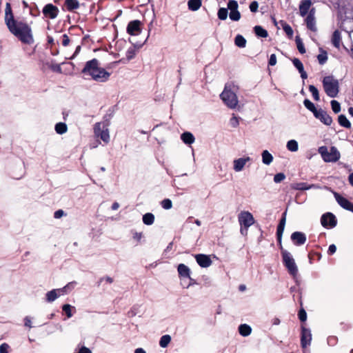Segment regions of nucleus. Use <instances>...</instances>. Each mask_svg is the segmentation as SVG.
I'll return each instance as SVG.
<instances>
[{
	"label": "nucleus",
	"mask_w": 353,
	"mask_h": 353,
	"mask_svg": "<svg viewBox=\"0 0 353 353\" xmlns=\"http://www.w3.org/2000/svg\"><path fill=\"white\" fill-rule=\"evenodd\" d=\"M7 27L10 32L21 42L27 44L34 42L32 29L26 23L16 20Z\"/></svg>",
	"instance_id": "nucleus-1"
},
{
	"label": "nucleus",
	"mask_w": 353,
	"mask_h": 353,
	"mask_svg": "<svg viewBox=\"0 0 353 353\" xmlns=\"http://www.w3.org/2000/svg\"><path fill=\"white\" fill-rule=\"evenodd\" d=\"M239 86L234 82H228L225 85L220 97L223 103L230 109H236L239 106V99L236 93L239 91Z\"/></svg>",
	"instance_id": "nucleus-2"
},
{
	"label": "nucleus",
	"mask_w": 353,
	"mask_h": 353,
	"mask_svg": "<svg viewBox=\"0 0 353 353\" xmlns=\"http://www.w3.org/2000/svg\"><path fill=\"white\" fill-rule=\"evenodd\" d=\"M83 73H88L92 78L98 81H104L108 79L109 73L104 69L99 67L98 60L93 59L86 63L84 68L83 69Z\"/></svg>",
	"instance_id": "nucleus-3"
},
{
	"label": "nucleus",
	"mask_w": 353,
	"mask_h": 353,
	"mask_svg": "<svg viewBox=\"0 0 353 353\" xmlns=\"http://www.w3.org/2000/svg\"><path fill=\"white\" fill-rule=\"evenodd\" d=\"M323 88L325 93L332 98L336 97L339 91V84L337 79L332 76L324 77L323 80Z\"/></svg>",
	"instance_id": "nucleus-4"
},
{
	"label": "nucleus",
	"mask_w": 353,
	"mask_h": 353,
	"mask_svg": "<svg viewBox=\"0 0 353 353\" xmlns=\"http://www.w3.org/2000/svg\"><path fill=\"white\" fill-rule=\"evenodd\" d=\"M318 151L325 162H336L341 157L340 152L335 147H331L328 150L326 146H321L319 148Z\"/></svg>",
	"instance_id": "nucleus-5"
},
{
	"label": "nucleus",
	"mask_w": 353,
	"mask_h": 353,
	"mask_svg": "<svg viewBox=\"0 0 353 353\" xmlns=\"http://www.w3.org/2000/svg\"><path fill=\"white\" fill-rule=\"evenodd\" d=\"M130 42L132 43L125 52V57H122L119 61L126 63L134 59L139 51V50L143 46L145 41L143 42L136 41L133 39H129Z\"/></svg>",
	"instance_id": "nucleus-6"
},
{
	"label": "nucleus",
	"mask_w": 353,
	"mask_h": 353,
	"mask_svg": "<svg viewBox=\"0 0 353 353\" xmlns=\"http://www.w3.org/2000/svg\"><path fill=\"white\" fill-rule=\"evenodd\" d=\"M283 261L289 273L295 276L298 272V268L292 255L287 250L281 248Z\"/></svg>",
	"instance_id": "nucleus-7"
},
{
	"label": "nucleus",
	"mask_w": 353,
	"mask_h": 353,
	"mask_svg": "<svg viewBox=\"0 0 353 353\" xmlns=\"http://www.w3.org/2000/svg\"><path fill=\"white\" fill-rule=\"evenodd\" d=\"M238 220L241 226V232L242 234L254 223V216L248 211H241L238 216Z\"/></svg>",
	"instance_id": "nucleus-8"
},
{
	"label": "nucleus",
	"mask_w": 353,
	"mask_h": 353,
	"mask_svg": "<svg viewBox=\"0 0 353 353\" xmlns=\"http://www.w3.org/2000/svg\"><path fill=\"white\" fill-rule=\"evenodd\" d=\"M142 23L139 20H134L128 24L127 32L131 36L130 39L139 36L142 32Z\"/></svg>",
	"instance_id": "nucleus-9"
},
{
	"label": "nucleus",
	"mask_w": 353,
	"mask_h": 353,
	"mask_svg": "<svg viewBox=\"0 0 353 353\" xmlns=\"http://www.w3.org/2000/svg\"><path fill=\"white\" fill-rule=\"evenodd\" d=\"M94 131L96 134H97L98 136L99 135L100 133L101 139L104 142L108 143L109 141V131L107 128H105L104 123H98L94 128Z\"/></svg>",
	"instance_id": "nucleus-10"
},
{
	"label": "nucleus",
	"mask_w": 353,
	"mask_h": 353,
	"mask_svg": "<svg viewBox=\"0 0 353 353\" xmlns=\"http://www.w3.org/2000/svg\"><path fill=\"white\" fill-rule=\"evenodd\" d=\"M251 161V158L249 157H244L239 159H236L233 161V170L236 172H241L248 162Z\"/></svg>",
	"instance_id": "nucleus-11"
},
{
	"label": "nucleus",
	"mask_w": 353,
	"mask_h": 353,
	"mask_svg": "<svg viewBox=\"0 0 353 353\" xmlns=\"http://www.w3.org/2000/svg\"><path fill=\"white\" fill-rule=\"evenodd\" d=\"M314 115L316 119H319L326 125H330L332 123V117L322 109H319L317 111H315Z\"/></svg>",
	"instance_id": "nucleus-12"
},
{
	"label": "nucleus",
	"mask_w": 353,
	"mask_h": 353,
	"mask_svg": "<svg viewBox=\"0 0 353 353\" xmlns=\"http://www.w3.org/2000/svg\"><path fill=\"white\" fill-rule=\"evenodd\" d=\"M43 14L52 19H55L59 13V9L52 3L46 4L43 9Z\"/></svg>",
	"instance_id": "nucleus-13"
},
{
	"label": "nucleus",
	"mask_w": 353,
	"mask_h": 353,
	"mask_svg": "<svg viewBox=\"0 0 353 353\" xmlns=\"http://www.w3.org/2000/svg\"><path fill=\"white\" fill-rule=\"evenodd\" d=\"M177 272L181 281H184L186 279H189L190 281H192V279L190 276L191 270L185 264H179L177 267Z\"/></svg>",
	"instance_id": "nucleus-14"
},
{
	"label": "nucleus",
	"mask_w": 353,
	"mask_h": 353,
	"mask_svg": "<svg viewBox=\"0 0 353 353\" xmlns=\"http://www.w3.org/2000/svg\"><path fill=\"white\" fill-rule=\"evenodd\" d=\"M337 203L344 209L353 212V204L337 192H334Z\"/></svg>",
	"instance_id": "nucleus-15"
},
{
	"label": "nucleus",
	"mask_w": 353,
	"mask_h": 353,
	"mask_svg": "<svg viewBox=\"0 0 353 353\" xmlns=\"http://www.w3.org/2000/svg\"><path fill=\"white\" fill-rule=\"evenodd\" d=\"M321 224L323 227H334L336 224V218L332 213L324 214L321 216Z\"/></svg>",
	"instance_id": "nucleus-16"
},
{
	"label": "nucleus",
	"mask_w": 353,
	"mask_h": 353,
	"mask_svg": "<svg viewBox=\"0 0 353 353\" xmlns=\"http://www.w3.org/2000/svg\"><path fill=\"white\" fill-rule=\"evenodd\" d=\"M197 263L202 268H208L212 265V260L210 256L199 254L194 256Z\"/></svg>",
	"instance_id": "nucleus-17"
},
{
	"label": "nucleus",
	"mask_w": 353,
	"mask_h": 353,
	"mask_svg": "<svg viewBox=\"0 0 353 353\" xmlns=\"http://www.w3.org/2000/svg\"><path fill=\"white\" fill-rule=\"evenodd\" d=\"M312 341V334L310 330L302 327L301 343L303 348L310 345Z\"/></svg>",
	"instance_id": "nucleus-18"
},
{
	"label": "nucleus",
	"mask_w": 353,
	"mask_h": 353,
	"mask_svg": "<svg viewBox=\"0 0 353 353\" xmlns=\"http://www.w3.org/2000/svg\"><path fill=\"white\" fill-rule=\"evenodd\" d=\"M291 239L296 245H301L305 243L306 236L301 232H294L291 235Z\"/></svg>",
	"instance_id": "nucleus-19"
},
{
	"label": "nucleus",
	"mask_w": 353,
	"mask_h": 353,
	"mask_svg": "<svg viewBox=\"0 0 353 353\" xmlns=\"http://www.w3.org/2000/svg\"><path fill=\"white\" fill-rule=\"evenodd\" d=\"M292 189L297 190H307L310 189H320L321 187L316 184L309 185L306 183H296L292 185Z\"/></svg>",
	"instance_id": "nucleus-20"
},
{
	"label": "nucleus",
	"mask_w": 353,
	"mask_h": 353,
	"mask_svg": "<svg viewBox=\"0 0 353 353\" xmlns=\"http://www.w3.org/2000/svg\"><path fill=\"white\" fill-rule=\"evenodd\" d=\"M61 295L63 294L60 290V288L52 290L48 292L46 294V301L49 303L53 302Z\"/></svg>",
	"instance_id": "nucleus-21"
},
{
	"label": "nucleus",
	"mask_w": 353,
	"mask_h": 353,
	"mask_svg": "<svg viewBox=\"0 0 353 353\" xmlns=\"http://www.w3.org/2000/svg\"><path fill=\"white\" fill-rule=\"evenodd\" d=\"M16 21L14 19V16L12 12L11 6L9 3H6V9H5V22L6 26H8L13 23V21Z\"/></svg>",
	"instance_id": "nucleus-22"
},
{
	"label": "nucleus",
	"mask_w": 353,
	"mask_h": 353,
	"mask_svg": "<svg viewBox=\"0 0 353 353\" xmlns=\"http://www.w3.org/2000/svg\"><path fill=\"white\" fill-rule=\"evenodd\" d=\"M312 6L310 0H303L299 5V12L301 17H305Z\"/></svg>",
	"instance_id": "nucleus-23"
},
{
	"label": "nucleus",
	"mask_w": 353,
	"mask_h": 353,
	"mask_svg": "<svg viewBox=\"0 0 353 353\" xmlns=\"http://www.w3.org/2000/svg\"><path fill=\"white\" fill-rule=\"evenodd\" d=\"M305 21H306L307 27L310 30H311L312 31H314V32L316 30L315 18H314V12L312 10H311L309 14L307 15V17L305 19Z\"/></svg>",
	"instance_id": "nucleus-24"
},
{
	"label": "nucleus",
	"mask_w": 353,
	"mask_h": 353,
	"mask_svg": "<svg viewBox=\"0 0 353 353\" xmlns=\"http://www.w3.org/2000/svg\"><path fill=\"white\" fill-rule=\"evenodd\" d=\"M292 62L294 65L297 68V70L300 72L301 78L303 79H306L307 77V75L304 70L303 65L301 62V61L295 58L292 60Z\"/></svg>",
	"instance_id": "nucleus-25"
},
{
	"label": "nucleus",
	"mask_w": 353,
	"mask_h": 353,
	"mask_svg": "<svg viewBox=\"0 0 353 353\" xmlns=\"http://www.w3.org/2000/svg\"><path fill=\"white\" fill-rule=\"evenodd\" d=\"M181 139L185 144L191 145L195 141L194 135L190 132H183L181 135Z\"/></svg>",
	"instance_id": "nucleus-26"
},
{
	"label": "nucleus",
	"mask_w": 353,
	"mask_h": 353,
	"mask_svg": "<svg viewBox=\"0 0 353 353\" xmlns=\"http://www.w3.org/2000/svg\"><path fill=\"white\" fill-rule=\"evenodd\" d=\"M262 162L263 164L269 165L273 161V156L267 150H263L261 153Z\"/></svg>",
	"instance_id": "nucleus-27"
},
{
	"label": "nucleus",
	"mask_w": 353,
	"mask_h": 353,
	"mask_svg": "<svg viewBox=\"0 0 353 353\" xmlns=\"http://www.w3.org/2000/svg\"><path fill=\"white\" fill-rule=\"evenodd\" d=\"M188 8L192 11L198 10L201 6V0H189L188 2Z\"/></svg>",
	"instance_id": "nucleus-28"
},
{
	"label": "nucleus",
	"mask_w": 353,
	"mask_h": 353,
	"mask_svg": "<svg viewBox=\"0 0 353 353\" xmlns=\"http://www.w3.org/2000/svg\"><path fill=\"white\" fill-rule=\"evenodd\" d=\"M65 5L69 11H72L79 7V3L77 0H65Z\"/></svg>",
	"instance_id": "nucleus-29"
},
{
	"label": "nucleus",
	"mask_w": 353,
	"mask_h": 353,
	"mask_svg": "<svg viewBox=\"0 0 353 353\" xmlns=\"http://www.w3.org/2000/svg\"><path fill=\"white\" fill-rule=\"evenodd\" d=\"M239 332L241 336H247L251 334L252 329L248 325L242 324L239 327Z\"/></svg>",
	"instance_id": "nucleus-30"
},
{
	"label": "nucleus",
	"mask_w": 353,
	"mask_h": 353,
	"mask_svg": "<svg viewBox=\"0 0 353 353\" xmlns=\"http://www.w3.org/2000/svg\"><path fill=\"white\" fill-rule=\"evenodd\" d=\"M54 130L59 134H63L68 131V126L65 123L59 122L55 125Z\"/></svg>",
	"instance_id": "nucleus-31"
},
{
	"label": "nucleus",
	"mask_w": 353,
	"mask_h": 353,
	"mask_svg": "<svg viewBox=\"0 0 353 353\" xmlns=\"http://www.w3.org/2000/svg\"><path fill=\"white\" fill-rule=\"evenodd\" d=\"M341 33L338 30L334 31L333 33V35H332V42L333 45L336 48H339L341 45Z\"/></svg>",
	"instance_id": "nucleus-32"
},
{
	"label": "nucleus",
	"mask_w": 353,
	"mask_h": 353,
	"mask_svg": "<svg viewBox=\"0 0 353 353\" xmlns=\"http://www.w3.org/2000/svg\"><path fill=\"white\" fill-rule=\"evenodd\" d=\"M286 148L289 151L295 152L299 150L298 142L294 139L290 140L287 142Z\"/></svg>",
	"instance_id": "nucleus-33"
},
{
	"label": "nucleus",
	"mask_w": 353,
	"mask_h": 353,
	"mask_svg": "<svg viewBox=\"0 0 353 353\" xmlns=\"http://www.w3.org/2000/svg\"><path fill=\"white\" fill-rule=\"evenodd\" d=\"M77 283L76 281H72L68 283L66 285H65L63 288H60V290L62 293V294H68L70 291H72L77 285Z\"/></svg>",
	"instance_id": "nucleus-34"
},
{
	"label": "nucleus",
	"mask_w": 353,
	"mask_h": 353,
	"mask_svg": "<svg viewBox=\"0 0 353 353\" xmlns=\"http://www.w3.org/2000/svg\"><path fill=\"white\" fill-rule=\"evenodd\" d=\"M154 216L152 213H146L143 216V222L147 225H150L154 223Z\"/></svg>",
	"instance_id": "nucleus-35"
},
{
	"label": "nucleus",
	"mask_w": 353,
	"mask_h": 353,
	"mask_svg": "<svg viewBox=\"0 0 353 353\" xmlns=\"http://www.w3.org/2000/svg\"><path fill=\"white\" fill-rule=\"evenodd\" d=\"M338 121L339 124L343 127H345L346 128H350L351 127L350 122L347 119V117L343 114H341L339 116Z\"/></svg>",
	"instance_id": "nucleus-36"
},
{
	"label": "nucleus",
	"mask_w": 353,
	"mask_h": 353,
	"mask_svg": "<svg viewBox=\"0 0 353 353\" xmlns=\"http://www.w3.org/2000/svg\"><path fill=\"white\" fill-rule=\"evenodd\" d=\"M254 32L259 37L266 38L268 35L267 30L259 26L254 27Z\"/></svg>",
	"instance_id": "nucleus-37"
},
{
	"label": "nucleus",
	"mask_w": 353,
	"mask_h": 353,
	"mask_svg": "<svg viewBox=\"0 0 353 353\" xmlns=\"http://www.w3.org/2000/svg\"><path fill=\"white\" fill-rule=\"evenodd\" d=\"M235 45L239 48H244L246 44V40L241 35H237L234 40Z\"/></svg>",
	"instance_id": "nucleus-38"
},
{
	"label": "nucleus",
	"mask_w": 353,
	"mask_h": 353,
	"mask_svg": "<svg viewBox=\"0 0 353 353\" xmlns=\"http://www.w3.org/2000/svg\"><path fill=\"white\" fill-rule=\"evenodd\" d=\"M171 341L170 335L166 334L161 336L159 341V345L161 347H166Z\"/></svg>",
	"instance_id": "nucleus-39"
},
{
	"label": "nucleus",
	"mask_w": 353,
	"mask_h": 353,
	"mask_svg": "<svg viewBox=\"0 0 353 353\" xmlns=\"http://www.w3.org/2000/svg\"><path fill=\"white\" fill-rule=\"evenodd\" d=\"M230 18L232 21H238L241 19V14L238 10H232L230 12Z\"/></svg>",
	"instance_id": "nucleus-40"
},
{
	"label": "nucleus",
	"mask_w": 353,
	"mask_h": 353,
	"mask_svg": "<svg viewBox=\"0 0 353 353\" xmlns=\"http://www.w3.org/2000/svg\"><path fill=\"white\" fill-rule=\"evenodd\" d=\"M304 105L306 108H307L309 110L313 112L314 114L315 111H317L318 110L315 108L313 103H312L310 100L305 99L303 102Z\"/></svg>",
	"instance_id": "nucleus-41"
},
{
	"label": "nucleus",
	"mask_w": 353,
	"mask_h": 353,
	"mask_svg": "<svg viewBox=\"0 0 353 353\" xmlns=\"http://www.w3.org/2000/svg\"><path fill=\"white\" fill-rule=\"evenodd\" d=\"M218 17L221 20H225L228 17V10L224 8H221L218 11Z\"/></svg>",
	"instance_id": "nucleus-42"
},
{
	"label": "nucleus",
	"mask_w": 353,
	"mask_h": 353,
	"mask_svg": "<svg viewBox=\"0 0 353 353\" xmlns=\"http://www.w3.org/2000/svg\"><path fill=\"white\" fill-rule=\"evenodd\" d=\"M309 90L311 92V94H312L314 99L316 101H319L320 98H319V91H318L317 88L314 85H310Z\"/></svg>",
	"instance_id": "nucleus-43"
},
{
	"label": "nucleus",
	"mask_w": 353,
	"mask_h": 353,
	"mask_svg": "<svg viewBox=\"0 0 353 353\" xmlns=\"http://www.w3.org/2000/svg\"><path fill=\"white\" fill-rule=\"evenodd\" d=\"M72 308L74 307L69 304H65L62 306V310L65 312L68 318H71L72 316V314L71 312Z\"/></svg>",
	"instance_id": "nucleus-44"
},
{
	"label": "nucleus",
	"mask_w": 353,
	"mask_h": 353,
	"mask_svg": "<svg viewBox=\"0 0 353 353\" xmlns=\"http://www.w3.org/2000/svg\"><path fill=\"white\" fill-rule=\"evenodd\" d=\"M331 106L334 112L339 113L341 111V105L337 101H331Z\"/></svg>",
	"instance_id": "nucleus-45"
},
{
	"label": "nucleus",
	"mask_w": 353,
	"mask_h": 353,
	"mask_svg": "<svg viewBox=\"0 0 353 353\" xmlns=\"http://www.w3.org/2000/svg\"><path fill=\"white\" fill-rule=\"evenodd\" d=\"M296 43L299 52L301 54H304L305 52V49L304 48L302 41L298 37L296 38Z\"/></svg>",
	"instance_id": "nucleus-46"
},
{
	"label": "nucleus",
	"mask_w": 353,
	"mask_h": 353,
	"mask_svg": "<svg viewBox=\"0 0 353 353\" xmlns=\"http://www.w3.org/2000/svg\"><path fill=\"white\" fill-rule=\"evenodd\" d=\"M161 206L165 210H170L172 207V201L169 199H165L161 201Z\"/></svg>",
	"instance_id": "nucleus-47"
},
{
	"label": "nucleus",
	"mask_w": 353,
	"mask_h": 353,
	"mask_svg": "<svg viewBox=\"0 0 353 353\" xmlns=\"http://www.w3.org/2000/svg\"><path fill=\"white\" fill-rule=\"evenodd\" d=\"M228 8L230 11L238 10L237 1H234V0L229 1L228 4Z\"/></svg>",
	"instance_id": "nucleus-48"
},
{
	"label": "nucleus",
	"mask_w": 353,
	"mask_h": 353,
	"mask_svg": "<svg viewBox=\"0 0 353 353\" xmlns=\"http://www.w3.org/2000/svg\"><path fill=\"white\" fill-rule=\"evenodd\" d=\"M283 29L286 34L290 37L293 35V30L292 28L288 24L283 26Z\"/></svg>",
	"instance_id": "nucleus-49"
},
{
	"label": "nucleus",
	"mask_w": 353,
	"mask_h": 353,
	"mask_svg": "<svg viewBox=\"0 0 353 353\" xmlns=\"http://www.w3.org/2000/svg\"><path fill=\"white\" fill-rule=\"evenodd\" d=\"M284 228H285V227L281 226V225H278V227H277L276 234H277V237H278V241L280 243L281 242V238H282V235H283V233L284 231Z\"/></svg>",
	"instance_id": "nucleus-50"
},
{
	"label": "nucleus",
	"mask_w": 353,
	"mask_h": 353,
	"mask_svg": "<svg viewBox=\"0 0 353 353\" xmlns=\"http://www.w3.org/2000/svg\"><path fill=\"white\" fill-rule=\"evenodd\" d=\"M285 178V176L284 174H283V173H278V174L274 175V181L275 183H280L281 181L284 180Z\"/></svg>",
	"instance_id": "nucleus-51"
},
{
	"label": "nucleus",
	"mask_w": 353,
	"mask_h": 353,
	"mask_svg": "<svg viewBox=\"0 0 353 353\" xmlns=\"http://www.w3.org/2000/svg\"><path fill=\"white\" fill-rule=\"evenodd\" d=\"M259 8V3L257 1H254L250 4V10L252 12H256Z\"/></svg>",
	"instance_id": "nucleus-52"
},
{
	"label": "nucleus",
	"mask_w": 353,
	"mask_h": 353,
	"mask_svg": "<svg viewBox=\"0 0 353 353\" xmlns=\"http://www.w3.org/2000/svg\"><path fill=\"white\" fill-rule=\"evenodd\" d=\"M10 346L8 343H3L0 345V353H9Z\"/></svg>",
	"instance_id": "nucleus-53"
},
{
	"label": "nucleus",
	"mask_w": 353,
	"mask_h": 353,
	"mask_svg": "<svg viewBox=\"0 0 353 353\" xmlns=\"http://www.w3.org/2000/svg\"><path fill=\"white\" fill-rule=\"evenodd\" d=\"M239 119L235 116H233L230 120V124L233 128H236L239 125Z\"/></svg>",
	"instance_id": "nucleus-54"
},
{
	"label": "nucleus",
	"mask_w": 353,
	"mask_h": 353,
	"mask_svg": "<svg viewBox=\"0 0 353 353\" xmlns=\"http://www.w3.org/2000/svg\"><path fill=\"white\" fill-rule=\"evenodd\" d=\"M317 58L320 64L325 63L327 59V57L325 52L319 54Z\"/></svg>",
	"instance_id": "nucleus-55"
},
{
	"label": "nucleus",
	"mask_w": 353,
	"mask_h": 353,
	"mask_svg": "<svg viewBox=\"0 0 353 353\" xmlns=\"http://www.w3.org/2000/svg\"><path fill=\"white\" fill-rule=\"evenodd\" d=\"M65 215L66 214L63 210H58L55 211V212L54 213V219H60Z\"/></svg>",
	"instance_id": "nucleus-56"
},
{
	"label": "nucleus",
	"mask_w": 353,
	"mask_h": 353,
	"mask_svg": "<svg viewBox=\"0 0 353 353\" xmlns=\"http://www.w3.org/2000/svg\"><path fill=\"white\" fill-rule=\"evenodd\" d=\"M23 321H24V325L26 327H28L29 328H32V321H31V318L28 316H26L24 319H23Z\"/></svg>",
	"instance_id": "nucleus-57"
},
{
	"label": "nucleus",
	"mask_w": 353,
	"mask_h": 353,
	"mask_svg": "<svg viewBox=\"0 0 353 353\" xmlns=\"http://www.w3.org/2000/svg\"><path fill=\"white\" fill-rule=\"evenodd\" d=\"M299 319L301 321H305L307 319V314L304 310H301L299 313Z\"/></svg>",
	"instance_id": "nucleus-58"
},
{
	"label": "nucleus",
	"mask_w": 353,
	"mask_h": 353,
	"mask_svg": "<svg viewBox=\"0 0 353 353\" xmlns=\"http://www.w3.org/2000/svg\"><path fill=\"white\" fill-rule=\"evenodd\" d=\"M70 43V39L68 37V36L66 34H64L62 35V45L63 46H68Z\"/></svg>",
	"instance_id": "nucleus-59"
},
{
	"label": "nucleus",
	"mask_w": 353,
	"mask_h": 353,
	"mask_svg": "<svg viewBox=\"0 0 353 353\" xmlns=\"http://www.w3.org/2000/svg\"><path fill=\"white\" fill-rule=\"evenodd\" d=\"M276 64V57L274 54H271L269 60V65L273 66Z\"/></svg>",
	"instance_id": "nucleus-60"
},
{
	"label": "nucleus",
	"mask_w": 353,
	"mask_h": 353,
	"mask_svg": "<svg viewBox=\"0 0 353 353\" xmlns=\"http://www.w3.org/2000/svg\"><path fill=\"white\" fill-rule=\"evenodd\" d=\"M336 250V247L335 245L334 244H332L329 246V248H328V254H333L335 253Z\"/></svg>",
	"instance_id": "nucleus-61"
},
{
	"label": "nucleus",
	"mask_w": 353,
	"mask_h": 353,
	"mask_svg": "<svg viewBox=\"0 0 353 353\" xmlns=\"http://www.w3.org/2000/svg\"><path fill=\"white\" fill-rule=\"evenodd\" d=\"M78 353H92V352L89 348L83 346L79 349Z\"/></svg>",
	"instance_id": "nucleus-62"
},
{
	"label": "nucleus",
	"mask_w": 353,
	"mask_h": 353,
	"mask_svg": "<svg viewBox=\"0 0 353 353\" xmlns=\"http://www.w3.org/2000/svg\"><path fill=\"white\" fill-rule=\"evenodd\" d=\"M125 44V41H120V42L118 41L116 43V48L120 51L121 48L123 47Z\"/></svg>",
	"instance_id": "nucleus-63"
},
{
	"label": "nucleus",
	"mask_w": 353,
	"mask_h": 353,
	"mask_svg": "<svg viewBox=\"0 0 353 353\" xmlns=\"http://www.w3.org/2000/svg\"><path fill=\"white\" fill-rule=\"evenodd\" d=\"M348 181L352 186H353V172L348 176Z\"/></svg>",
	"instance_id": "nucleus-64"
}]
</instances>
